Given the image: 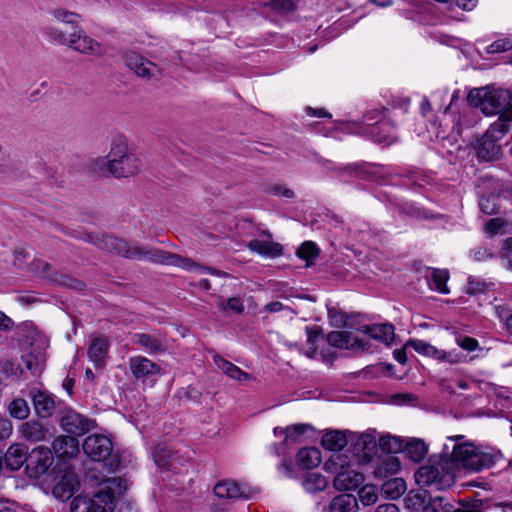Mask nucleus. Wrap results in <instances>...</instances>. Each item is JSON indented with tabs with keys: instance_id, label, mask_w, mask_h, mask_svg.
Masks as SVG:
<instances>
[{
	"instance_id": "1",
	"label": "nucleus",
	"mask_w": 512,
	"mask_h": 512,
	"mask_svg": "<svg viewBox=\"0 0 512 512\" xmlns=\"http://www.w3.org/2000/svg\"><path fill=\"white\" fill-rule=\"evenodd\" d=\"M85 240L93 243L100 249L117 253L128 259L147 260L157 264L180 267L187 271L195 269L200 274L210 273L217 276L226 275L224 272L201 267L191 259L178 254L169 253L158 248L143 247L136 244L131 245L123 239L115 238L110 235L87 234Z\"/></svg>"
},
{
	"instance_id": "2",
	"label": "nucleus",
	"mask_w": 512,
	"mask_h": 512,
	"mask_svg": "<svg viewBox=\"0 0 512 512\" xmlns=\"http://www.w3.org/2000/svg\"><path fill=\"white\" fill-rule=\"evenodd\" d=\"M467 100L471 107L463 110V119L462 117L458 118L455 124L457 132H461L463 128L472 125L468 118H474V108H478L487 116L499 115L496 121H501L504 114L510 111L512 107L511 92L502 88L487 86L472 89Z\"/></svg>"
},
{
	"instance_id": "3",
	"label": "nucleus",
	"mask_w": 512,
	"mask_h": 512,
	"mask_svg": "<svg viewBox=\"0 0 512 512\" xmlns=\"http://www.w3.org/2000/svg\"><path fill=\"white\" fill-rule=\"evenodd\" d=\"M127 489L121 477H110L100 483L99 490L92 497L78 495L71 502V512H113L117 498Z\"/></svg>"
},
{
	"instance_id": "4",
	"label": "nucleus",
	"mask_w": 512,
	"mask_h": 512,
	"mask_svg": "<svg viewBox=\"0 0 512 512\" xmlns=\"http://www.w3.org/2000/svg\"><path fill=\"white\" fill-rule=\"evenodd\" d=\"M463 438L462 435L448 437V441L454 442L451 447L449 446V460L454 464L455 473L459 467L481 471L495 464V454L485 452L473 443L462 442Z\"/></svg>"
},
{
	"instance_id": "5",
	"label": "nucleus",
	"mask_w": 512,
	"mask_h": 512,
	"mask_svg": "<svg viewBox=\"0 0 512 512\" xmlns=\"http://www.w3.org/2000/svg\"><path fill=\"white\" fill-rule=\"evenodd\" d=\"M454 464L449 460V445L444 444L438 459L430 460L415 472V481L419 486L443 490L455 482Z\"/></svg>"
},
{
	"instance_id": "6",
	"label": "nucleus",
	"mask_w": 512,
	"mask_h": 512,
	"mask_svg": "<svg viewBox=\"0 0 512 512\" xmlns=\"http://www.w3.org/2000/svg\"><path fill=\"white\" fill-rule=\"evenodd\" d=\"M324 469L334 474L333 484L339 490H352L364 482V476L352 467L346 454H334L325 463Z\"/></svg>"
},
{
	"instance_id": "7",
	"label": "nucleus",
	"mask_w": 512,
	"mask_h": 512,
	"mask_svg": "<svg viewBox=\"0 0 512 512\" xmlns=\"http://www.w3.org/2000/svg\"><path fill=\"white\" fill-rule=\"evenodd\" d=\"M505 120L495 121L490 125L488 130L478 141L477 144V155L484 161H491L497 159L501 154V147L498 144L510 130V124L512 123V106L510 111L504 114Z\"/></svg>"
},
{
	"instance_id": "8",
	"label": "nucleus",
	"mask_w": 512,
	"mask_h": 512,
	"mask_svg": "<svg viewBox=\"0 0 512 512\" xmlns=\"http://www.w3.org/2000/svg\"><path fill=\"white\" fill-rule=\"evenodd\" d=\"M48 36L62 45H67L74 50L100 57L105 53V48L97 41L86 35L82 30H74L66 34L55 27H48L46 30Z\"/></svg>"
},
{
	"instance_id": "9",
	"label": "nucleus",
	"mask_w": 512,
	"mask_h": 512,
	"mask_svg": "<svg viewBox=\"0 0 512 512\" xmlns=\"http://www.w3.org/2000/svg\"><path fill=\"white\" fill-rule=\"evenodd\" d=\"M96 169L116 178L130 177L137 174L141 168L140 159L133 153L119 158L115 163L107 162L105 158L97 159Z\"/></svg>"
},
{
	"instance_id": "10",
	"label": "nucleus",
	"mask_w": 512,
	"mask_h": 512,
	"mask_svg": "<svg viewBox=\"0 0 512 512\" xmlns=\"http://www.w3.org/2000/svg\"><path fill=\"white\" fill-rule=\"evenodd\" d=\"M500 185L493 177L485 176L479 180L477 184V193L480 195V210L487 215L498 212V195Z\"/></svg>"
},
{
	"instance_id": "11",
	"label": "nucleus",
	"mask_w": 512,
	"mask_h": 512,
	"mask_svg": "<svg viewBox=\"0 0 512 512\" xmlns=\"http://www.w3.org/2000/svg\"><path fill=\"white\" fill-rule=\"evenodd\" d=\"M126 66L134 73L144 79H159L162 75L161 68L135 51H128L125 54Z\"/></svg>"
},
{
	"instance_id": "12",
	"label": "nucleus",
	"mask_w": 512,
	"mask_h": 512,
	"mask_svg": "<svg viewBox=\"0 0 512 512\" xmlns=\"http://www.w3.org/2000/svg\"><path fill=\"white\" fill-rule=\"evenodd\" d=\"M113 445L110 438L101 434L88 436L83 443L84 453L94 461H106L112 453Z\"/></svg>"
},
{
	"instance_id": "13",
	"label": "nucleus",
	"mask_w": 512,
	"mask_h": 512,
	"mask_svg": "<svg viewBox=\"0 0 512 512\" xmlns=\"http://www.w3.org/2000/svg\"><path fill=\"white\" fill-rule=\"evenodd\" d=\"M349 442H353V452L359 463L368 462L376 450V438L373 431H367L356 436H350Z\"/></svg>"
},
{
	"instance_id": "14",
	"label": "nucleus",
	"mask_w": 512,
	"mask_h": 512,
	"mask_svg": "<svg viewBox=\"0 0 512 512\" xmlns=\"http://www.w3.org/2000/svg\"><path fill=\"white\" fill-rule=\"evenodd\" d=\"M132 342L151 355L167 350L166 337L161 333H136L132 337Z\"/></svg>"
},
{
	"instance_id": "15",
	"label": "nucleus",
	"mask_w": 512,
	"mask_h": 512,
	"mask_svg": "<svg viewBox=\"0 0 512 512\" xmlns=\"http://www.w3.org/2000/svg\"><path fill=\"white\" fill-rule=\"evenodd\" d=\"M95 423L87 417L75 412L68 411L61 419V426L67 432L74 436H81L89 432Z\"/></svg>"
},
{
	"instance_id": "16",
	"label": "nucleus",
	"mask_w": 512,
	"mask_h": 512,
	"mask_svg": "<svg viewBox=\"0 0 512 512\" xmlns=\"http://www.w3.org/2000/svg\"><path fill=\"white\" fill-rule=\"evenodd\" d=\"M214 494L219 498L249 499L253 497L254 492L244 484H239L231 480H224L215 485Z\"/></svg>"
},
{
	"instance_id": "17",
	"label": "nucleus",
	"mask_w": 512,
	"mask_h": 512,
	"mask_svg": "<svg viewBox=\"0 0 512 512\" xmlns=\"http://www.w3.org/2000/svg\"><path fill=\"white\" fill-rule=\"evenodd\" d=\"M129 369L137 380H145L149 376L160 373L161 368L144 356H134L129 359Z\"/></svg>"
},
{
	"instance_id": "18",
	"label": "nucleus",
	"mask_w": 512,
	"mask_h": 512,
	"mask_svg": "<svg viewBox=\"0 0 512 512\" xmlns=\"http://www.w3.org/2000/svg\"><path fill=\"white\" fill-rule=\"evenodd\" d=\"M53 463L52 452L49 448L38 446L28 455V468L35 471V474H43Z\"/></svg>"
},
{
	"instance_id": "19",
	"label": "nucleus",
	"mask_w": 512,
	"mask_h": 512,
	"mask_svg": "<svg viewBox=\"0 0 512 512\" xmlns=\"http://www.w3.org/2000/svg\"><path fill=\"white\" fill-rule=\"evenodd\" d=\"M350 436H356V433L341 430H327L322 436L321 445L329 451H340L348 443Z\"/></svg>"
},
{
	"instance_id": "20",
	"label": "nucleus",
	"mask_w": 512,
	"mask_h": 512,
	"mask_svg": "<svg viewBox=\"0 0 512 512\" xmlns=\"http://www.w3.org/2000/svg\"><path fill=\"white\" fill-rule=\"evenodd\" d=\"M263 235L266 239H253L246 244L247 248L262 256H279L282 252L281 245L271 240L272 235L269 232H263Z\"/></svg>"
},
{
	"instance_id": "21",
	"label": "nucleus",
	"mask_w": 512,
	"mask_h": 512,
	"mask_svg": "<svg viewBox=\"0 0 512 512\" xmlns=\"http://www.w3.org/2000/svg\"><path fill=\"white\" fill-rule=\"evenodd\" d=\"M109 341L102 336H95L91 340L88 348V357L96 367H101L105 364L108 357Z\"/></svg>"
},
{
	"instance_id": "22",
	"label": "nucleus",
	"mask_w": 512,
	"mask_h": 512,
	"mask_svg": "<svg viewBox=\"0 0 512 512\" xmlns=\"http://www.w3.org/2000/svg\"><path fill=\"white\" fill-rule=\"evenodd\" d=\"M20 433L23 438L30 442H40L49 440L51 434L48 428L44 427L37 420H30L21 425Z\"/></svg>"
},
{
	"instance_id": "23",
	"label": "nucleus",
	"mask_w": 512,
	"mask_h": 512,
	"mask_svg": "<svg viewBox=\"0 0 512 512\" xmlns=\"http://www.w3.org/2000/svg\"><path fill=\"white\" fill-rule=\"evenodd\" d=\"M52 447L59 458H72L79 451L78 440L73 436H59L53 441Z\"/></svg>"
},
{
	"instance_id": "24",
	"label": "nucleus",
	"mask_w": 512,
	"mask_h": 512,
	"mask_svg": "<svg viewBox=\"0 0 512 512\" xmlns=\"http://www.w3.org/2000/svg\"><path fill=\"white\" fill-rule=\"evenodd\" d=\"M5 465L10 470L20 469L25 462L28 463V453L24 445L13 444L6 451L3 457Z\"/></svg>"
},
{
	"instance_id": "25",
	"label": "nucleus",
	"mask_w": 512,
	"mask_h": 512,
	"mask_svg": "<svg viewBox=\"0 0 512 512\" xmlns=\"http://www.w3.org/2000/svg\"><path fill=\"white\" fill-rule=\"evenodd\" d=\"M358 501L354 495L340 494L334 497L327 508L322 512H357Z\"/></svg>"
},
{
	"instance_id": "26",
	"label": "nucleus",
	"mask_w": 512,
	"mask_h": 512,
	"mask_svg": "<svg viewBox=\"0 0 512 512\" xmlns=\"http://www.w3.org/2000/svg\"><path fill=\"white\" fill-rule=\"evenodd\" d=\"M33 404L37 415L42 418L51 416L56 409L54 397L44 391H38L33 395Z\"/></svg>"
},
{
	"instance_id": "27",
	"label": "nucleus",
	"mask_w": 512,
	"mask_h": 512,
	"mask_svg": "<svg viewBox=\"0 0 512 512\" xmlns=\"http://www.w3.org/2000/svg\"><path fill=\"white\" fill-rule=\"evenodd\" d=\"M312 430L313 427L311 425L299 423L287 426L286 428L276 427L274 428L273 433L274 436L286 435V442L296 444L302 441V437L308 431Z\"/></svg>"
},
{
	"instance_id": "28",
	"label": "nucleus",
	"mask_w": 512,
	"mask_h": 512,
	"mask_svg": "<svg viewBox=\"0 0 512 512\" xmlns=\"http://www.w3.org/2000/svg\"><path fill=\"white\" fill-rule=\"evenodd\" d=\"M362 331L371 338L381 341L389 346L395 337L394 327L391 324H376L372 326H364Z\"/></svg>"
},
{
	"instance_id": "29",
	"label": "nucleus",
	"mask_w": 512,
	"mask_h": 512,
	"mask_svg": "<svg viewBox=\"0 0 512 512\" xmlns=\"http://www.w3.org/2000/svg\"><path fill=\"white\" fill-rule=\"evenodd\" d=\"M297 464L302 469H313L322 462L321 451L315 447H305L297 453Z\"/></svg>"
},
{
	"instance_id": "30",
	"label": "nucleus",
	"mask_w": 512,
	"mask_h": 512,
	"mask_svg": "<svg viewBox=\"0 0 512 512\" xmlns=\"http://www.w3.org/2000/svg\"><path fill=\"white\" fill-rule=\"evenodd\" d=\"M401 469V464L397 456L388 454L384 456L376 465L374 474L379 478H386L396 475Z\"/></svg>"
},
{
	"instance_id": "31",
	"label": "nucleus",
	"mask_w": 512,
	"mask_h": 512,
	"mask_svg": "<svg viewBox=\"0 0 512 512\" xmlns=\"http://www.w3.org/2000/svg\"><path fill=\"white\" fill-rule=\"evenodd\" d=\"M429 493L426 490H411L405 497V507L410 512H425L429 503Z\"/></svg>"
},
{
	"instance_id": "32",
	"label": "nucleus",
	"mask_w": 512,
	"mask_h": 512,
	"mask_svg": "<svg viewBox=\"0 0 512 512\" xmlns=\"http://www.w3.org/2000/svg\"><path fill=\"white\" fill-rule=\"evenodd\" d=\"M370 126V135L376 142L389 145L394 141V128L387 121H379L376 125Z\"/></svg>"
},
{
	"instance_id": "33",
	"label": "nucleus",
	"mask_w": 512,
	"mask_h": 512,
	"mask_svg": "<svg viewBox=\"0 0 512 512\" xmlns=\"http://www.w3.org/2000/svg\"><path fill=\"white\" fill-rule=\"evenodd\" d=\"M213 360L214 364L230 378L236 379L238 381H246L250 379V376L247 373L220 355H214Z\"/></svg>"
},
{
	"instance_id": "34",
	"label": "nucleus",
	"mask_w": 512,
	"mask_h": 512,
	"mask_svg": "<svg viewBox=\"0 0 512 512\" xmlns=\"http://www.w3.org/2000/svg\"><path fill=\"white\" fill-rule=\"evenodd\" d=\"M406 489L407 486L404 479L393 477L382 484L381 492L386 498L395 500L400 498L405 493Z\"/></svg>"
},
{
	"instance_id": "35",
	"label": "nucleus",
	"mask_w": 512,
	"mask_h": 512,
	"mask_svg": "<svg viewBox=\"0 0 512 512\" xmlns=\"http://www.w3.org/2000/svg\"><path fill=\"white\" fill-rule=\"evenodd\" d=\"M77 484L78 482L73 475L66 474L53 488V495L58 499L67 500L73 495Z\"/></svg>"
},
{
	"instance_id": "36",
	"label": "nucleus",
	"mask_w": 512,
	"mask_h": 512,
	"mask_svg": "<svg viewBox=\"0 0 512 512\" xmlns=\"http://www.w3.org/2000/svg\"><path fill=\"white\" fill-rule=\"evenodd\" d=\"M328 484V479L318 472L307 473L302 480L303 488L309 493L324 491Z\"/></svg>"
},
{
	"instance_id": "37",
	"label": "nucleus",
	"mask_w": 512,
	"mask_h": 512,
	"mask_svg": "<svg viewBox=\"0 0 512 512\" xmlns=\"http://www.w3.org/2000/svg\"><path fill=\"white\" fill-rule=\"evenodd\" d=\"M448 279V270L434 268L430 272L428 283L431 289H434L441 294H448L450 292L449 288L447 287Z\"/></svg>"
},
{
	"instance_id": "38",
	"label": "nucleus",
	"mask_w": 512,
	"mask_h": 512,
	"mask_svg": "<svg viewBox=\"0 0 512 512\" xmlns=\"http://www.w3.org/2000/svg\"><path fill=\"white\" fill-rule=\"evenodd\" d=\"M404 452L412 461L419 462L427 454L428 447L423 440L413 438L406 443Z\"/></svg>"
},
{
	"instance_id": "39",
	"label": "nucleus",
	"mask_w": 512,
	"mask_h": 512,
	"mask_svg": "<svg viewBox=\"0 0 512 512\" xmlns=\"http://www.w3.org/2000/svg\"><path fill=\"white\" fill-rule=\"evenodd\" d=\"M327 342L330 346L337 348H353L356 340L346 331H332L327 335Z\"/></svg>"
},
{
	"instance_id": "40",
	"label": "nucleus",
	"mask_w": 512,
	"mask_h": 512,
	"mask_svg": "<svg viewBox=\"0 0 512 512\" xmlns=\"http://www.w3.org/2000/svg\"><path fill=\"white\" fill-rule=\"evenodd\" d=\"M127 154H129L127 139L122 135H118L113 138L109 154L105 159L107 162L115 163L117 159L123 158Z\"/></svg>"
},
{
	"instance_id": "41",
	"label": "nucleus",
	"mask_w": 512,
	"mask_h": 512,
	"mask_svg": "<svg viewBox=\"0 0 512 512\" xmlns=\"http://www.w3.org/2000/svg\"><path fill=\"white\" fill-rule=\"evenodd\" d=\"M22 361L24 362L26 369L33 375H36L42 371L46 357L41 351H32L23 355Z\"/></svg>"
},
{
	"instance_id": "42",
	"label": "nucleus",
	"mask_w": 512,
	"mask_h": 512,
	"mask_svg": "<svg viewBox=\"0 0 512 512\" xmlns=\"http://www.w3.org/2000/svg\"><path fill=\"white\" fill-rule=\"evenodd\" d=\"M406 347L413 348L417 353H419L423 356L431 357V358L438 360L440 349H438L437 347L433 346L432 344H430L424 340H420V339L409 340L405 344V348Z\"/></svg>"
},
{
	"instance_id": "43",
	"label": "nucleus",
	"mask_w": 512,
	"mask_h": 512,
	"mask_svg": "<svg viewBox=\"0 0 512 512\" xmlns=\"http://www.w3.org/2000/svg\"><path fill=\"white\" fill-rule=\"evenodd\" d=\"M308 349L304 352L309 358H315L318 354L317 347L320 341H323V336L318 328L306 327Z\"/></svg>"
},
{
	"instance_id": "44",
	"label": "nucleus",
	"mask_w": 512,
	"mask_h": 512,
	"mask_svg": "<svg viewBox=\"0 0 512 512\" xmlns=\"http://www.w3.org/2000/svg\"><path fill=\"white\" fill-rule=\"evenodd\" d=\"M8 411L11 417L23 420L29 416L30 408L23 398H15L8 405Z\"/></svg>"
},
{
	"instance_id": "45",
	"label": "nucleus",
	"mask_w": 512,
	"mask_h": 512,
	"mask_svg": "<svg viewBox=\"0 0 512 512\" xmlns=\"http://www.w3.org/2000/svg\"><path fill=\"white\" fill-rule=\"evenodd\" d=\"M296 254L299 258L306 260L309 265V262L318 256L319 249L314 242L306 241L301 244Z\"/></svg>"
},
{
	"instance_id": "46",
	"label": "nucleus",
	"mask_w": 512,
	"mask_h": 512,
	"mask_svg": "<svg viewBox=\"0 0 512 512\" xmlns=\"http://www.w3.org/2000/svg\"><path fill=\"white\" fill-rule=\"evenodd\" d=\"M425 512H453V505L445 502L443 497L429 495V503H427Z\"/></svg>"
},
{
	"instance_id": "47",
	"label": "nucleus",
	"mask_w": 512,
	"mask_h": 512,
	"mask_svg": "<svg viewBox=\"0 0 512 512\" xmlns=\"http://www.w3.org/2000/svg\"><path fill=\"white\" fill-rule=\"evenodd\" d=\"M52 15L57 21L65 24L75 25L78 24L81 20V16L79 14H76L63 8L54 9L52 11Z\"/></svg>"
},
{
	"instance_id": "48",
	"label": "nucleus",
	"mask_w": 512,
	"mask_h": 512,
	"mask_svg": "<svg viewBox=\"0 0 512 512\" xmlns=\"http://www.w3.org/2000/svg\"><path fill=\"white\" fill-rule=\"evenodd\" d=\"M358 497H359V500L360 502L364 505V506H369V505H372L374 504L377 499H378V495H377V489L375 486L373 485H364L358 492Z\"/></svg>"
},
{
	"instance_id": "49",
	"label": "nucleus",
	"mask_w": 512,
	"mask_h": 512,
	"mask_svg": "<svg viewBox=\"0 0 512 512\" xmlns=\"http://www.w3.org/2000/svg\"><path fill=\"white\" fill-rule=\"evenodd\" d=\"M265 192L269 195L284 197L288 199L294 197V192L291 189L278 183L268 184L265 188Z\"/></svg>"
},
{
	"instance_id": "50",
	"label": "nucleus",
	"mask_w": 512,
	"mask_h": 512,
	"mask_svg": "<svg viewBox=\"0 0 512 512\" xmlns=\"http://www.w3.org/2000/svg\"><path fill=\"white\" fill-rule=\"evenodd\" d=\"M482 500L463 499L459 501V507L453 506V512H481Z\"/></svg>"
},
{
	"instance_id": "51",
	"label": "nucleus",
	"mask_w": 512,
	"mask_h": 512,
	"mask_svg": "<svg viewBox=\"0 0 512 512\" xmlns=\"http://www.w3.org/2000/svg\"><path fill=\"white\" fill-rule=\"evenodd\" d=\"M278 438H281L279 442L273 443L270 446V451L272 454L276 456H285L289 453L291 447L294 445L291 442H286V435L277 436Z\"/></svg>"
},
{
	"instance_id": "52",
	"label": "nucleus",
	"mask_w": 512,
	"mask_h": 512,
	"mask_svg": "<svg viewBox=\"0 0 512 512\" xmlns=\"http://www.w3.org/2000/svg\"><path fill=\"white\" fill-rule=\"evenodd\" d=\"M512 49V38L498 39L487 47L488 53H501Z\"/></svg>"
},
{
	"instance_id": "53",
	"label": "nucleus",
	"mask_w": 512,
	"mask_h": 512,
	"mask_svg": "<svg viewBox=\"0 0 512 512\" xmlns=\"http://www.w3.org/2000/svg\"><path fill=\"white\" fill-rule=\"evenodd\" d=\"M380 446L387 450L389 454L393 455L402 448L398 438L392 436H383L380 438Z\"/></svg>"
},
{
	"instance_id": "54",
	"label": "nucleus",
	"mask_w": 512,
	"mask_h": 512,
	"mask_svg": "<svg viewBox=\"0 0 512 512\" xmlns=\"http://www.w3.org/2000/svg\"><path fill=\"white\" fill-rule=\"evenodd\" d=\"M153 457L158 467L166 468L171 464V454L169 451H166L163 447L155 448L153 451Z\"/></svg>"
},
{
	"instance_id": "55",
	"label": "nucleus",
	"mask_w": 512,
	"mask_h": 512,
	"mask_svg": "<svg viewBox=\"0 0 512 512\" xmlns=\"http://www.w3.org/2000/svg\"><path fill=\"white\" fill-rule=\"evenodd\" d=\"M455 342L459 347L470 352L475 351L479 347V342L475 338L469 336L458 335L455 338Z\"/></svg>"
},
{
	"instance_id": "56",
	"label": "nucleus",
	"mask_w": 512,
	"mask_h": 512,
	"mask_svg": "<svg viewBox=\"0 0 512 512\" xmlns=\"http://www.w3.org/2000/svg\"><path fill=\"white\" fill-rule=\"evenodd\" d=\"M504 226V221L500 218H493L490 219L485 224V231L489 233L490 235H496L501 232L502 228Z\"/></svg>"
},
{
	"instance_id": "57",
	"label": "nucleus",
	"mask_w": 512,
	"mask_h": 512,
	"mask_svg": "<svg viewBox=\"0 0 512 512\" xmlns=\"http://www.w3.org/2000/svg\"><path fill=\"white\" fill-rule=\"evenodd\" d=\"M438 361L440 362H449L451 364L457 363L460 361V356L455 351H439Z\"/></svg>"
},
{
	"instance_id": "58",
	"label": "nucleus",
	"mask_w": 512,
	"mask_h": 512,
	"mask_svg": "<svg viewBox=\"0 0 512 512\" xmlns=\"http://www.w3.org/2000/svg\"><path fill=\"white\" fill-rule=\"evenodd\" d=\"M470 256L475 261H484V260H487V259L493 257L492 253H490L489 250L484 247H477V248L473 249L470 252Z\"/></svg>"
},
{
	"instance_id": "59",
	"label": "nucleus",
	"mask_w": 512,
	"mask_h": 512,
	"mask_svg": "<svg viewBox=\"0 0 512 512\" xmlns=\"http://www.w3.org/2000/svg\"><path fill=\"white\" fill-rule=\"evenodd\" d=\"M13 431L12 423L7 418L0 417V439L8 438Z\"/></svg>"
},
{
	"instance_id": "60",
	"label": "nucleus",
	"mask_w": 512,
	"mask_h": 512,
	"mask_svg": "<svg viewBox=\"0 0 512 512\" xmlns=\"http://www.w3.org/2000/svg\"><path fill=\"white\" fill-rule=\"evenodd\" d=\"M486 289V284L475 279H469L467 285V292L469 294H476L484 292Z\"/></svg>"
},
{
	"instance_id": "61",
	"label": "nucleus",
	"mask_w": 512,
	"mask_h": 512,
	"mask_svg": "<svg viewBox=\"0 0 512 512\" xmlns=\"http://www.w3.org/2000/svg\"><path fill=\"white\" fill-rule=\"evenodd\" d=\"M229 308L237 313H240L243 310V303L240 298L232 297L229 298L226 304H222V309Z\"/></svg>"
},
{
	"instance_id": "62",
	"label": "nucleus",
	"mask_w": 512,
	"mask_h": 512,
	"mask_svg": "<svg viewBox=\"0 0 512 512\" xmlns=\"http://www.w3.org/2000/svg\"><path fill=\"white\" fill-rule=\"evenodd\" d=\"M278 472L286 477L292 476V465L289 461H282L278 467Z\"/></svg>"
},
{
	"instance_id": "63",
	"label": "nucleus",
	"mask_w": 512,
	"mask_h": 512,
	"mask_svg": "<svg viewBox=\"0 0 512 512\" xmlns=\"http://www.w3.org/2000/svg\"><path fill=\"white\" fill-rule=\"evenodd\" d=\"M476 0H456V5L466 11H471L476 7Z\"/></svg>"
},
{
	"instance_id": "64",
	"label": "nucleus",
	"mask_w": 512,
	"mask_h": 512,
	"mask_svg": "<svg viewBox=\"0 0 512 512\" xmlns=\"http://www.w3.org/2000/svg\"><path fill=\"white\" fill-rule=\"evenodd\" d=\"M374 512H400L398 506L393 503L379 505Z\"/></svg>"
}]
</instances>
